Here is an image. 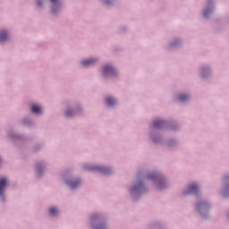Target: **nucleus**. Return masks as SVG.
<instances>
[{
  "instance_id": "22",
  "label": "nucleus",
  "mask_w": 229,
  "mask_h": 229,
  "mask_svg": "<svg viewBox=\"0 0 229 229\" xmlns=\"http://www.w3.org/2000/svg\"><path fill=\"white\" fill-rule=\"evenodd\" d=\"M157 187H158V189H160V188H161V187H160V184H158Z\"/></svg>"
},
{
  "instance_id": "6",
  "label": "nucleus",
  "mask_w": 229,
  "mask_h": 229,
  "mask_svg": "<svg viewBox=\"0 0 229 229\" xmlns=\"http://www.w3.org/2000/svg\"><path fill=\"white\" fill-rule=\"evenodd\" d=\"M5 40H8V33H6L5 30L0 31V42H5Z\"/></svg>"
},
{
  "instance_id": "1",
  "label": "nucleus",
  "mask_w": 229,
  "mask_h": 229,
  "mask_svg": "<svg viewBox=\"0 0 229 229\" xmlns=\"http://www.w3.org/2000/svg\"><path fill=\"white\" fill-rule=\"evenodd\" d=\"M89 171H99V173H103L104 174H110V168L103 167V166H90L88 168Z\"/></svg>"
},
{
  "instance_id": "21",
  "label": "nucleus",
  "mask_w": 229,
  "mask_h": 229,
  "mask_svg": "<svg viewBox=\"0 0 229 229\" xmlns=\"http://www.w3.org/2000/svg\"><path fill=\"white\" fill-rule=\"evenodd\" d=\"M37 169H38H38H40V166L38 165V166H37Z\"/></svg>"
},
{
  "instance_id": "20",
  "label": "nucleus",
  "mask_w": 229,
  "mask_h": 229,
  "mask_svg": "<svg viewBox=\"0 0 229 229\" xmlns=\"http://www.w3.org/2000/svg\"><path fill=\"white\" fill-rule=\"evenodd\" d=\"M51 1V3H56L58 0H50Z\"/></svg>"
},
{
  "instance_id": "14",
  "label": "nucleus",
  "mask_w": 229,
  "mask_h": 229,
  "mask_svg": "<svg viewBox=\"0 0 229 229\" xmlns=\"http://www.w3.org/2000/svg\"><path fill=\"white\" fill-rule=\"evenodd\" d=\"M158 174H149L147 175V178H148L149 180H155V178H157Z\"/></svg>"
},
{
  "instance_id": "10",
  "label": "nucleus",
  "mask_w": 229,
  "mask_h": 229,
  "mask_svg": "<svg viewBox=\"0 0 229 229\" xmlns=\"http://www.w3.org/2000/svg\"><path fill=\"white\" fill-rule=\"evenodd\" d=\"M106 105H107L108 106H114V105H115V99H114V98L108 97V98H106Z\"/></svg>"
},
{
  "instance_id": "2",
  "label": "nucleus",
  "mask_w": 229,
  "mask_h": 229,
  "mask_svg": "<svg viewBox=\"0 0 229 229\" xmlns=\"http://www.w3.org/2000/svg\"><path fill=\"white\" fill-rule=\"evenodd\" d=\"M8 185V180L4 177L0 178V196L4 193V189Z\"/></svg>"
},
{
  "instance_id": "18",
  "label": "nucleus",
  "mask_w": 229,
  "mask_h": 229,
  "mask_svg": "<svg viewBox=\"0 0 229 229\" xmlns=\"http://www.w3.org/2000/svg\"><path fill=\"white\" fill-rule=\"evenodd\" d=\"M38 6H42V2L38 1Z\"/></svg>"
},
{
  "instance_id": "13",
  "label": "nucleus",
  "mask_w": 229,
  "mask_h": 229,
  "mask_svg": "<svg viewBox=\"0 0 229 229\" xmlns=\"http://www.w3.org/2000/svg\"><path fill=\"white\" fill-rule=\"evenodd\" d=\"M140 187H142V183H140L138 185L133 186L132 189H131V192L133 193L137 191H140Z\"/></svg>"
},
{
  "instance_id": "3",
  "label": "nucleus",
  "mask_w": 229,
  "mask_h": 229,
  "mask_svg": "<svg viewBox=\"0 0 229 229\" xmlns=\"http://www.w3.org/2000/svg\"><path fill=\"white\" fill-rule=\"evenodd\" d=\"M115 73V69H114V67L110 66V65H106L104 67V75L106 76V74H111L112 76H114V74Z\"/></svg>"
},
{
  "instance_id": "16",
  "label": "nucleus",
  "mask_w": 229,
  "mask_h": 229,
  "mask_svg": "<svg viewBox=\"0 0 229 229\" xmlns=\"http://www.w3.org/2000/svg\"><path fill=\"white\" fill-rule=\"evenodd\" d=\"M65 115H66V117H71L72 115V112L66 111Z\"/></svg>"
},
{
  "instance_id": "9",
  "label": "nucleus",
  "mask_w": 229,
  "mask_h": 229,
  "mask_svg": "<svg viewBox=\"0 0 229 229\" xmlns=\"http://www.w3.org/2000/svg\"><path fill=\"white\" fill-rule=\"evenodd\" d=\"M68 184L70 185L71 189H76L78 185H80V180L72 181L68 182Z\"/></svg>"
},
{
  "instance_id": "7",
  "label": "nucleus",
  "mask_w": 229,
  "mask_h": 229,
  "mask_svg": "<svg viewBox=\"0 0 229 229\" xmlns=\"http://www.w3.org/2000/svg\"><path fill=\"white\" fill-rule=\"evenodd\" d=\"M31 112L33 114H42V107L37 105H33L31 107Z\"/></svg>"
},
{
  "instance_id": "5",
  "label": "nucleus",
  "mask_w": 229,
  "mask_h": 229,
  "mask_svg": "<svg viewBox=\"0 0 229 229\" xmlns=\"http://www.w3.org/2000/svg\"><path fill=\"white\" fill-rule=\"evenodd\" d=\"M188 192H191L192 194H196L198 192V184L191 183L188 188Z\"/></svg>"
},
{
  "instance_id": "17",
  "label": "nucleus",
  "mask_w": 229,
  "mask_h": 229,
  "mask_svg": "<svg viewBox=\"0 0 229 229\" xmlns=\"http://www.w3.org/2000/svg\"><path fill=\"white\" fill-rule=\"evenodd\" d=\"M95 229H105V225H99V226L96 227Z\"/></svg>"
},
{
  "instance_id": "19",
  "label": "nucleus",
  "mask_w": 229,
  "mask_h": 229,
  "mask_svg": "<svg viewBox=\"0 0 229 229\" xmlns=\"http://www.w3.org/2000/svg\"><path fill=\"white\" fill-rule=\"evenodd\" d=\"M106 4H109L110 2L108 0H105Z\"/></svg>"
},
{
  "instance_id": "8",
  "label": "nucleus",
  "mask_w": 229,
  "mask_h": 229,
  "mask_svg": "<svg viewBox=\"0 0 229 229\" xmlns=\"http://www.w3.org/2000/svg\"><path fill=\"white\" fill-rule=\"evenodd\" d=\"M165 122L162 120H155L153 122V126L154 128H162V126H164Z\"/></svg>"
},
{
  "instance_id": "11",
  "label": "nucleus",
  "mask_w": 229,
  "mask_h": 229,
  "mask_svg": "<svg viewBox=\"0 0 229 229\" xmlns=\"http://www.w3.org/2000/svg\"><path fill=\"white\" fill-rule=\"evenodd\" d=\"M179 101H182V103L187 101L189 99L188 95L182 94L178 97Z\"/></svg>"
},
{
  "instance_id": "4",
  "label": "nucleus",
  "mask_w": 229,
  "mask_h": 229,
  "mask_svg": "<svg viewBox=\"0 0 229 229\" xmlns=\"http://www.w3.org/2000/svg\"><path fill=\"white\" fill-rule=\"evenodd\" d=\"M96 62H97L96 59H87L85 61H82L81 64L83 65V67H89V65H94Z\"/></svg>"
},
{
  "instance_id": "15",
  "label": "nucleus",
  "mask_w": 229,
  "mask_h": 229,
  "mask_svg": "<svg viewBox=\"0 0 229 229\" xmlns=\"http://www.w3.org/2000/svg\"><path fill=\"white\" fill-rule=\"evenodd\" d=\"M208 13H210V10L206 9V10L204 11V17H208Z\"/></svg>"
},
{
  "instance_id": "12",
  "label": "nucleus",
  "mask_w": 229,
  "mask_h": 229,
  "mask_svg": "<svg viewBox=\"0 0 229 229\" xmlns=\"http://www.w3.org/2000/svg\"><path fill=\"white\" fill-rule=\"evenodd\" d=\"M49 214L50 216H56V214H58V209H56L55 208H51L49 209Z\"/></svg>"
}]
</instances>
